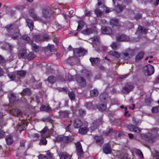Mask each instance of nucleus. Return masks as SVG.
I'll use <instances>...</instances> for the list:
<instances>
[{"label":"nucleus","mask_w":159,"mask_h":159,"mask_svg":"<svg viewBox=\"0 0 159 159\" xmlns=\"http://www.w3.org/2000/svg\"><path fill=\"white\" fill-rule=\"evenodd\" d=\"M127 128L130 131H133L136 133H140L141 130V129L133 125H128Z\"/></svg>","instance_id":"nucleus-7"},{"label":"nucleus","mask_w":159,"mask_h":159,"mask_svg":"<svg viewBox=\"0 0 159 159\" xmlns=\"http://www.w3.org/2000/svg\"><path fill=\"white\" fill-rule=\"evenodd\" d=\"M132 121L133 123L136 125L140 124L141 122V120L138 119L134 117H132Z\"/></svg>","instance_id":"nucleus-40"},{"label":"nucleus","mask_w":159,"mask_h":159,"mask_svg":"<svg viewBox=\"0 0 159 159\" xmlns=\"http://www.w3.org/2000/svg\"><path fill=\"white\" fill-rule=\"evenodd\" d=\"M90 93L91 96L96 97L98 95V92L97 89H93L90 91Z\"/></svg>","instance_id":"nucleus-42"},{"label":"nucleus","mask_w":159,"mask_h":159,"mask_svg":"<svg viewBox=\"0 0 159 159\" xmlns=\"http://www.w3.org/2000/svg\"><path fill=\"white\" fill-rule=\"evenodd\" d=\"M33 39L34 40L37 42L42 41L41 36L39 35H33Z\"/></svg>","instance_id":"nucleus-33"},{"label":"nucleus","mask_w":159,"mask_h":159,"mask_svg":"<svg viewBox=\"0 0 159 159\" xmlns=\"http://www.w3.org/2000/svg\"><path fill=\"white\" fill-rule=\"evenodd\" d=\"M69 97L71 100H74L75 99V95L72 92H70L68 93Z\"/></svg>","instance_id":"nucleus-51"},{"label":"nucleus","mask_w":159,"mask_h":159,"mask_svg":"<svg viewBox=\"0 0 159 159\" xmlns=\"http://www.w3.org/2000/svg\"><path fill=\"white\" fill-rule=\"evenodd\" d=\"M147 29L144 28L142 26H139L136 32L137 34H140L143 33L146 34L147 33Z\"/></svg>","instance_id":"nucleus-24"},{"label":"nucleus","mask_w":159,"mask_h":159,"mask_svg":"<svg viewBox=\"0 0 159 159\" xmlns=\"http://www.w3.org/2000/svg\"><path fill=\"white\" fill-rule=\"evenodd\" d=\"M76 79L77 83L81 87H84L86 85V81L82 77L78 75L76 76Z\"/></svg>","instance_id":"nucleus-6"},{"label":"nucleus","mask_w":159,"mask_h":159,"mask_svg":"<svg viewBox=\"0 0 159 159\" xmlns=\"http://www.w3.org/2000/svg\"><path fill=\"white\" fill-rule=\"evenodd\" d=\"M16 74L21 77H23L25 75L26 71L23 70H18L16 71Z\"/></svg>","instance_id":"nucleus-44"},{"label":"nucleus","mask_w":159,"mask_h":159,"mask_svg":"<svg viewBox=\"0 0 159 159\" xmlns=\"http://www.w3.org/2000/svg\"><path fill=\"white\" fill-rule=\"evenodd\" d=\"M69 114V112L68 111H65L62 112L61 115V116H64V117H66L68 116Z\"/></svg>","instance_id":"nucleus-56"},{"label":"nucleus","mask_w":159,"mask_h":159,"mask_svg":"<svg viewBox=\"0 0 159 159\" xmlns=\"http://www.w3.org/2000/svg\"><path fill=\"white\" fill-rule=\"evenodd\" d=\"M5 28L7 31L9 33L14 32L15 30V33L12 36V38L14 39H16L19 36L20 34L19 30L16 28V26L14 25H7Z\"/></svg>","instance_id":"nucleus-1"},{"label":"nucleus","mask_w":159,"mask_h":159,"mask_svg":"<svg viewBox=\"0 0 159 159\" xmlns=\"http://www.w3.org/2000/svg\"><path fill=\"white\" fill-rule=\"evenodd\" d=\"M31 93V92L30 89L28 88L24 89L21 92V94L22 95H29Z\"/></svg>","instance_id":"nucleus-38"},{"label":"nucleus","mask_w":159,"mask_h":159,"mask_svg":"<svg viewBox=\"0 0 159 159\" xmlns=\"http://www.w3.org/2000/svg\"><path fill=\"white\" fill-rule=\"evenodd\" d=\"M67 77L68 80L69 81L73 80L74 78V76L71 75L69 74H67Z\"/></svg>","instance_id":"nucleus-57"},{"label":"nucleus","mask_w":159,"mask_h":159,"mask_svg":"<svg viewBox=\"0 0 159 159\" xmlns=\"http://www.w3.org/2000/svg\"><path fill=\"white\" fill-rule=\"evenodd\" d=\"M75 145L77 154L78 155H81L82 154L83 151L80 143L78 142L75 143Z\"/></svg>","instance_id":"nucleus-11"},{"label":"nucleus","mask_w":159,"mask_h":159,"mask_svg":"<svg viewBox=\"0 0 159 159\" xmlns=\"http://www.w3.org/2000/svg\"><path fill=\"white\" fill-rule=\"evenodd\" d=\"M41 111H46L47 112H50L52 111V109L50 107L48 106L42 105L40 108Z\"/></svg>","instance_id":"nucleus-23"},{"label":"nucleus","mask_w":159,"mask_h":159,"mask_svg":"<svg viewBox=\"0 0 159 159\" xmlns=\"http://www.w3.org/2000/svg\"><path fill=\"white\" fill-rule=\"evenodd\" d=\"M71 125V124H69L67 126H66V127L65 128L66 131H69L70 132H71V130L70 128V126Z\"/></svg>","instance_id":"nucleus-60"},{"label":"nucleus","mask_w":159,"mask_h":159,"mask_svg":"<svg viewBox=\"0 0 159 159\" xmlns=\"http://www.w3.org/2000/svg\"><path fill=\"white\" fill-rule=\"evenodd\" d=\"M97 108L101 111H105L107 109V107L104 104L99 105L97 106Z\"/></svg>","instance_id":"nucleus-39"},{"label":"nucleus","mask_w":159,"mask_h":159,"mask_svg":"<svg viewBox=\"0 0 159 159\" xmlns=\"http://www.w3.org/2000/svg\"><path fill=\"white\" fill-rule=\"evenodd\" d=\"M22 39L26 41L28 43L30 44L32 41H31L30 38L27 35H24L22 37Z\"/></svg>","instance_id":"nucleus-41"},{"label":"nucleus","mask_w":159,"mask_h":159,"mask_svg":"<svg viewBox=\"0 0 159 159\" xmlns=\"http://www.w3.org/2000/svg\"><path fill=\"white\" fill-rule=\"evenodd\" d=\"M59 156L60 159H70L71 157V156L69 155L66 152H61Z\"/></svg>","instance_id":"nucleus-16"},{"label":"nucleus","mask_w":159,"mask_h":159,"mask_svg":"<svg viewBox=\"0 0 159 159\" xmlns=\"http://www.w3.org/2000/svg\"><path fill=\"white\" fill-rule=\"evenodd\" d=\"M135 152L136 154L138 155L139 157H142V158H143V154L142 152L139 150L137 149L135 151Z\"/></svg>","instance_id":"nucleus-54"},{"label":"nucleus","mask_w":159,"mask_h":159,"mask_svg":"<svg viewBox=\"0 0 159 159\" xmlns=\"http://www.w3.org/2000/svg\"><path fill=\"white\" fill-rule=\"evenodd\" d=\"M38 159H46V157L44 155L41 154L38 156Z\"/></svg>","instance_id":"nucleus-64"},{"label":"nucleus","mask_w":159,"mask_h":159,"mask_svg":"<svg viewBox=\"0 0 159 159\" xmlns=\"http://www.w3.org/2000/svg\"><path fill=\"white\" fill-rule=\"evenodd\" d=\"M96 143L98 145L101 146L103 143L104 141L102 138L100 136H96L94 138Z\"/></svg>","instance_id":"nucleus-15"},{"label":"nucleus","mask_w":159,"mask_h":159,"mask_svg":"<svg viewBox=\"0 0 159 159\" xmlns=\"http://www.w3.org/2000/svg\"><path fill=\"white\" fill-rule=\"evenodd\" d=\"M54 157L52 154L48 152L47 153L46 159H54Z\"/></svg>","instance_id":"nucleus-53"},{"label":"nucleus","mask_w":159,"mask_h":159,"mask_svg":"<svg viewBox=\"0 0 159 159\" xmlns=\"http://www.w3.org/2000/svg\"><path fill=\"white\" fill-rule=\"evenodd\" d=\"M113 130L111 129H109L107 131L106 133L105 134L106 135H110L111 134Z\"/></svg>","instance_id":"nucleus-62"},{"label":"nucleus","mask_w":159,"mask_h":159,"mask_svg":"<svg viewBox=\"0 0 159 159\" xmlns=\"http://www.w3.org/2000/svg\"><path fill=\"white\" fill-rule=\"evenodd\" d=\"M29 13L31 16L34 21H37L42 23H45L46 21L43 20L34 12V9L33 8H30L29 9Z\"/></svg>","instance_id":"nucleus-2"},{"label":"nucleus","mask_w":159,"mask_h":159,"mask_svg":"<svg viewBox=\"0 0 159 159\" xmlns=\"http://www.w3.org/2000/svg\"><path fill=\"white\" fill-rule=\"evenodd\" d=\"M6 140L7 144L8 145L12 144L13 142L12 136L11 135L7 136L6 138Z\"/></svg>","instance_id":"nucleus-22"},{"label":"nucleus","mask_w":159,"mask_h":159,"mask_svg":"<svg viewBox=\"0 0 159 159\" xmlns=\"http://www.w3.org/2000/svg\"><path fill=\"white\" fill-rule=\"evenodd\" d=\"M5 47L6 50L11 51L13 48V47L12 45H11L9 43H7L5 44Z\"/></svg>","instance_id":"nucleus-52"},{"label":"nucleus","mask_w":159,"mask_h":159,"mask_svg":"<svg viewBox=\"0 0 159 159\" xmlns=\"http://www.w3.org/2000/svg\"><path fill=\"white\" fill-rule=\"evenodd\" d=\"M158 107H153L152 110V112L153 113H156L158 112Z\"/></svg>","instance_id":"nucleus-61"},{"label":"nucleus","mask_w":159,"mask_h":159,"mask_svg":"<svg viewBox=\"0 0 159 159\" xmlns=\"http://www.w3.org/2000/svg\"><path fill=\"white\" fill-rule=\"evenodd\" d=\"M88 131V129L87 127H83L80 128L79 129V133L82 134H85Z\"/></svg>","instance_id":"nucleus-28"},{"label":"nucleus","mask_w":159,"mask_h":159,"mask_svg":"<svg viewBox=\"0 0 159 159\" xmlns=\"http://www.w3.org/2000/svg\"><path fill=\"white\" fill-rule=\"evenodd\" d=\"M119 45L120 44L118 43L113 42L110 46L113 49H116L118 47Z\"/></svg>","instance_id":"nucleus-49"},{"label":"nucleus","mask_w":159,"mask_h":159,"mask_svg":"<svg viewBox=\"0 0 159 159\" xmlns=\"http://www.w3.org/2000/svg\"><path fill=\"white\" fill-rule=\"evenodd\" d=\"M87 52L86 50L81 48H76L74 51V56L76 57L83 56Z\"/></svg>","instance_id":"nucleus-5"},{"label":"nucleus","mask_w":159,"mask_h":159,"mask_svg":"<svg viewBox=\"0 0 159 159\" xmlns=\"http://www.w3.org/2000/svg\"><path fill=\"white\" fill-rule=\"evenodd\" d=\"M63 136H58L56 138V140L57 142H63Z\"/></svg>","instance_id":"nucleus-63"},{"label":"nucleus","mask_w":159,"mask_h":159,"mask_svg":"<svg viewBox=\"0 0 159 159\" xmlns=\"http://www.w3.org/2000/svg\"><path fill=\"white\" fill-rule=\"evenodd\" d=\"M125 7L122 5H118L116 6L115 8V11L117 13H120L124 9Z\"/></svg>","instance_id":"nucleus-30"},{"label":"nucleus","mask_w":159,"mask_h":159,"mask_svg":"<svg viewBox=\"0 0 159 159\" xmlns=\"http://www.w3.org/2000/svg\"><path fill=\"white\" fill-rule=\"evenodd\" d=\"M26 22L30 28V30L32 31L34 27V23L33 20L29 19H26Z\"/></svg>","instance_id":"nucleus-18"},{"label":"nucleus","mask_w":159,"mask_h":159,"mask_svg":"<svg viewBox=\"0 0 159 159\" xmlns=\"http://www.w3.org/2000/svg\"><path fill=\"white\" fill-rule=\"evenodd\" d=\"M110 24L111 25L113 26H119L118 20L116 19L113 18L110 20Z\"/></svg>","instance_id":"nucleus-31"},{"label":"nucleus","mask_w":159,"mask_h":159,"mask_svg":"<svg viewBox=\"0 0 159 159\" xmlns=\"http://www.w3.org/2000/svg\"><path fill=\"white\" fill-rule=\"evenodd\" d=\"M63 142L65 143H68L70 142L73 138L71 136H63Z\"/></svg>","instance_id":"nucleus-32"},{"label":"nucleus","mask_w":159,"mask_h":159,"mask_svg":"<svg viewBox=\"0 0 159 159\" xmlns=\"http://www.w3.org/2000/svg\"><path fill=\"white\" fill-rule=\"evenodd\" d=\"M50 52H53L56 49L54 46L53 45L48 44L46 48Z\"/></svg>","instance_id":"nucleus-36"},{"label":"nucleus","mask_w":159,"mask_h":159,"mask_svg":"<svg viewBox=\"0 0 159 159\" xmlns=\"http://www.w3.org/2000/svg\"><path fill=\"white\" fill-rule=\"evenodd\" d=\"M107 97V94L106 93H103L100 96V98L102 100V99L106 100Z\"/></svg>","instance_id":"nucleus-55"},{"label":"nucleus","mask_w":159,"mask_h":159,"mask_svg":"<svg viewBox=\"0 0 159 159\" xmlns=\"http://www.w3.org/2000/svg\"><path fill=\"white\" fill-rule=\"evenodd\" d=\"M143 69L145 74L147 75H152L154 71L153 66L150 65L146 66L144 67Z\"/></svg>","instance_id":"nucleus-4"},{"label":"nucleus","mask_w":159,"mask_h":159,"mask_svg":"<svg viewBox=\"0 0 159 159\" xmlns=\"http://www.w3.org/2000/svg\"><path fill=\"white\" fill-rule=\"evenodd\" d=\"M102 124V121L101 119H98L94 121L93 123V125L91 126V130H93L96 129L98 126Z\"/></svg>","instance_id":"nucleus-10"},{"label":"nucleus","mask_w":159,"mask_h":159,"mask_svg":"<svg viewBox=\"0 0 159 159\" xmlns=\"http://www.w3.org/2000/svg\"><path fill=\"white\" fill-rule=\"evenodd\" d=\"M35 57L34 53L31 52H30L26 57L27 59L29 60H32Z\"/></svg>","instance_id":"nucleus-45"},{"label":"nucleus","mask_w":159,"mask_h":159,"mask_svg":"<svg viewBox=\"0 0 159 159\" xmlns=\"http://www.w3.org/2000/svg\"><path fill=\"white\" fill-rule=\"evenodd\" d=\"M15 73H11L7 75V76L11 80H15L16 79Z\"/></svg>","instance_id":"nucleus-46"},{"label":"nucleus","mask_w":159,"mask_h":159,"mask_svg":"<svg viewBox=\"0 0 159 159\" xmlns=\"http://www.w3.org/2000/svg\"><path fill=\"white\" fill-rule=\"evenodd\" d=\"M47 128L46 127H45L44 128V129L41 131V136L42 138H45L47 137Z\"/></svg>","instance_id":"nucleus-48"},{"label":"nucleus","mask_w":159,"mask_h":159,"mask_svg":"<svg viewBox=\"0 0 159 159\" xmlns=\"http://www.w3.org/2000/svg\"><path fill=\"white\" fill-rule=\"evenodd\" d=\"M134 89V86L131 84L127 85L122 89V92L125 93H128Z\"/></svg>","instance_id":"nucleus-14"},{"label":"nucleus","mask_w":159,"mask_h":159,"mask_svg":"<svg viewBox=\"0 0 159 159\" xmlns=\"http://www.w3.org/2000/svg\"><path fill=\"white\" fill-rule=\"evenodd\" d=\"M89 60L93 65L98 63L99 61H100L99 58L98 57H91L90 58Z\"/></svg>","instance_id":"nucleus-27"},{"label":"nucleus","mask_w":159,"mask_h":159,"mask_svg":"<svg viewBox=\"0 0 159 159\" xmlns=\"http://www.w3.org/2000/svg\"><path fill=\"white\" fill-rule=\"evenodd\" d=\"M94 29V27L91 28H87L82 30V33L85 35H89L93 33Z\"/></svg>","instance_id":"nucleus-12"},{"label":"nucleus","mask_w":159,"mask_h":159,"mask_svg":"<svg viewBox=\"0 0 159 159\" xmlns=\"http://www.w3.org/2000/svg\"><path fill=\"white\" fill-rule=\"evenodd\" d=\"M108 53L110 55L113 56L117 58H119L120 56V54L115 51H111Z\"/></svg>","instance_id":"nucleus-25"},{"label":"nucleus","mask_w":159,"mask_h":159,"mask_svg":"<svg viewBox=\"0 0 159 159\" xmlns=\"http://www.w3.org/2000/svg\"><path fill=\"white\" fill-rule=\"evenodd\" d=\"M144 55V53L143 52H139L136 56L135 59V61H139L143 58Z\"/></svg>","instance_id":"nucleus-29"},{"label":"nucleus","mask_w":159,"mask_h":159,"mask_svg":"<svg viewBox=\"0 0 159 159\" xmlns=\"http://www.w3.org/2000/svg\"><path fill=\"white\" fill-rule=\"evenodd\" d=\"M26 54V50L24 49L20 50L19 52L18 57L19 58H25Z\"/></svg>","instance_id":"nucleus-21"},{"label":"nucleus","mask_w":159,"mask_h":159,"mask_svg":"<svg viewBox=\"0 0 159 159\" xmlns=\"http://www.w3.org/2000/svg\"><path fill=\"white\" fill-rule=\"evenodd\" d=\"M42 13L43 16L45 18H48L53 14V11L50 7H45L43 8L42 10Z\"/></svg>","instance_id":"nucleus-3"},{"label":"nucleus","mask_w":159,"mask_h":159,"mask_svg":"<svg viewBox=\"0 0 159 159\" xmlns=\"http://www.w3.org/2000/svg\"><path fill=\"white\" fill-rule=\"evenodd\" d=\"M124 108L125 111L124 114L125 116L127 117L129 116L130 115V114L129 113V111H127V107H125Z\"/></svg>","instance_id":"nucleus-59"},{"label":"nucleus","mask_w":159,"mask_h":159,"mask_svg":"<svg viewBox=\"0 0 159 159\" xmlns=\"http://www.w3.org/2000/svg\"><path fill=\"white\" fill-rule=\"evenodd\" d=\"M41 39H42V41H48L50 39L49 36L46 34H44L43 35L41 36Z\"/></svg>","instance_id":"nucleus-47"},{"label":"nucleus","mask_w":159,"mask_h":159,"mask_svg":"<svg viewBox=\"0 0 159 159\" xmlns=\"http://www.w3.org/2000/svg\"><path fill=\"white\" fill-rule=\"evenodd\" d=\"M95 14L98 17H100L102 14V12L98 9H96L95 10Z\"/></svg>","instance_id":"nucleus-50"},{"label":"nucleus","mask_w":159,"mask_h":159,"mask_svg":"<svg viewBox=\"0 0 159 159\" xmlns=\"http://www.w3.org/2000/svg\"><path fill=\"white\" fill-rule=\"evenodd\" d=\"M13 115L15 116H21V111L19 109H15L12 111Z\"/></svg>","instance_id":"nucleus-35"},{"label":"nucleus","mask_w":159,"mask_h":159,"mask_svg":"<svg viewBox=\"0 0 159 159\" xmlns=\"http://www.w3.org/2000/svg\"><path fill=\"white\" fill-rule=\"evenodd\" d=\"M101 32L104 34H110L112 33L111 29L109 27H102L101 28Z\"/></svg>","instance_id":"nucleus-13"},{"label":"nucleus","mask_w":159,"mask_h":159,"mask_svg":"<svg viewBox=\"0 0 159 159\" xmlns=\"http://www.w3.org/2000/svg\"><path fill=\"white\" fill-rule=\"evenodd\" d=\"M56 80V78L53 76H50L48 78V81L49 83L52 84H53L55 83Z\"/></svg>","instance_id":"nucleus-43"},{"label":"nucleus","mask_w":159,"mask_h":159,"mask_svg":"<svg viewBox=\"0 0 159 159\" xmlns=\"http://www.w3.org/2000/svg\"><path fill=\"white\" fill-rule=\"evenodd\" d=\"M9 101L11 103L14 102L16 100V97L13 93H10L8 96Z\"/></svg>","instance_id":"nucleus-34"},{"label":"nucleus","mask_w":159,"mask_h":159,"mask_svg":"<svg viewBox=\"0 0 159 159\" xmlns=\"http://www.w3.org/2000/svg\"><path fill=\"white\" fill-rule=\"evenodd\" d=\"M132 54L128 53L127 52H124L122 54V56L125 60H129L132 57Z\"/></svg>","instance_id":"nucleus-19"},{"label":"nucleus","mask_w":159,"mask_h":159,"mask_svg":"<svg viewBox=\"0 0 159 159\" xmlns=\"http://www.w3.org/2000/svg\"><path fill=\"white\" fill-rule=\"evenodd\" d=\"M78 25L77 27V31H80L82 29L84 25V22L82 20H80L78 22Z\"/></svg>","instance_id":"nucleus-37"},{"label":"nucleus","mask_w":159,"mask_h":159,"mask_svg":"<svg viewBox=\"0 0 159 159\" xmlns=\"http://www.w3.org/2000/svg\"><path fill=\"white\" fill-rule=\"evenodd\" d=\"M31 46L32 50L35 52H37L39 51L40 48L39 46L32 42L30 44Z\"/></svg>","instance_id":"nucleus-20"},{"label":"nucleus","mask_w":159,"mask_h":159,"mask_svg":"<svg viewBox=\"0 0 159 159\" xmlns=\"http://www.w3.org/2000/svg\"><path fill=\"white\" fill-rule=\"evenodd\" d=\"M93 40L94 43H98L100 41L99 38L97 37H94L93 39Z\"/></svg>","instance_id":"nucleus-58"},{"label":"nucleus","mask_w":159,"mask_h":159,"mask_svg":"<svg viewBox=\"0 0 159 159\" xmlns=\"http://www.w3.org/2000/svg\"><path fill=\"white\" fill-rule=\"evenodd\" d=\"M103 152L106 154L111 153V145L108 143L104 145L103 148Z\"/></svg>","instance_id":"nucleus-8"},{"label":"nucleus","mask_w":159,"mask_h":159,"mask_svg":"<svg viewBox=\"0 0 159 159\" xmlns=\"http://www.w3.org/2000/svg\"><path fill=\"white\" fill-rule=\"evenodd\" d=\"M117 40L119 41H127L128 40V38L125 35H118L116 36Z\"/></svg>","instance_id":"nucleus-17"},{"label":"nucleus","mask_w":159,"mask_h":159,"mask_svg":"<svg viewBox=\"0 0 159 159\" xmlns=\"http://www.w3.org/2000/svg\"><path fill=\"white\" fill-rule=\"evenodd\" d=\"M108 53L110 55L113 56L117 58H119L120 56V54L115 51H111Z\"/></svg>","instance_id":"nucleus-26"},{"label":"nucleus","mask_w":159,"mask_h":159,"mask_svg":"<svg viewBox=\"0 0 159 159\" xmlns=\"http://www.w3.org/2000/svg\"><path fill=\"white\" fill-rule=\"evenodd\" d=\"M83 125V123L78 118L75 119L73 121V126L75 129H78Z\"/></svg>","instance_id":"nucleus-9"}]
</instances>
